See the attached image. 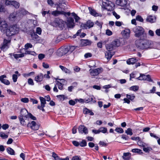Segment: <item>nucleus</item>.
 Masks as SVG:
<instances>
[{
	"instance_id": "1",
	"label": "nucleus",
	"mask_w": 160,
	"mask_h": 160,
	"mask_svg": "<svg viewBox=\"0 0 160 160\" xmlns=\"http://www.w3.org/2000/svg\"><path fill=\"white\" fill-rule=\"evenodd\" d=\"M136 45L140 49H144L153 48V42L147 39H140L136 41Z\"/></svg>"
},
{
	"instance_id": "2",
	"label": "nucleus",
	"mask_w": 160,
	"mask_h": 160,
	"mask_svg": "<svg viewBox=\"0 0 160 160\" xmlns=\"http://www.w3.org/2000/svg\"><path fill=\"white\" fill-rule=\"evenodd\" d=\"M100 1L102 2V8L108 11L112 9L113 4L111 1L108 0H102Z\"/></svg>"
},
{
	"instance_id": "3",
	"label": "nucleus",
	"mask_w": 160,
	"mask_h": 160,
	"mask_svg": "<svg viewBox=\"0 0 160 160\" xmlns=\"http://www.w3.org/2000/svg\"><path fill=\"white\" fill-rule=\"evenodd\" d=\"M18 28L15 26L8 27L5 31V33L7 36L9 37L12 36L17 33Z\"/></svg>"
},
{
	"instance_id": "4",
	"label": "nucleus",
	"mask_w": 160,
	"mask_h": 160,
	"mask_svg": "<svg viewBox=\"0 0 160 160\" xmlns=\"http://www.w3.org/2000/svg\"><path fill=\"white\" fill-rule=\"evenodd\" d=\"M66 24L65 22L59 18H56L53 23V25L54 26L58 27L62 29L65 27Z\"/></svg>"
},
{
	"instance_id": "5",
	"label": "nucleus",
	"mask_w": 160,
	"mask_h": 160,
	"mask_svg": "<svg viewBox=\"0 0 160 160\" xmlns=\"http://www.w3.org/2000/svg\"><path fill=\"white\" fill-rule=\"evenodd\" d=\"M11 38L9 37L8 39H4L3 43L0 47V48L3 51L6 50L9 47L11 43Z\"/></svg>"
},
{
	"instance_id": "6",
	"label": "nucleus",
	"mask_w": 160,
	"mask_h": 160,
	"mask_svg": "<svg viewBox=\"0 0 160 160\" xmlns=\"http://www.w3.org/2000/svg\"><path fill=\"white\" fill-rule=\"evenodd\" d=\"M132 30L135 33V36L138 38L142 35L144 32V29L142 27L138 26L133 28Z\"/></svg>"
},
{
	"instance_id": "7",
	"label": "nucleus",
	"mask_w": 160,
	"mask_h": 160,
	"mask_svg": "<svg viewBox=\"0 0 160 160\" xmlns=\"http://www.w3.org/2000/svg\"><path fill=\"white\" fill-rule=\"evenodd\" d=\"M103 71L102 68H98L94 69L91 68L89 70V73L91 76L95 77L98 75Z\"/></svg>"
},
{
	"instance_id": "8",
	"label": "nucleus",
	"mask_w": 160,
	"mask_h": 160,
	"mask_svg": "<svg viewBox=\"0 0 160 160\" xmlns=\"http://www.w3.org/2000/svg\"><path fill=\"white\" fill-rule=\"evenodd\" d=\"M8 25L5 21L2 20L0 18V30L3 33H5L8 27Z\"/></svg>"
},
{
	"instance_id": "9",
	"label": "nucleus",
	"mask_w": 160,
	"mask_h": 160,
	"mask_svg": "<svg viewBox=\"0 0 160 160\" xmlns=\"http://www.w3.org/2000/svg\"><path fill=\"white\" fill-rule=\"evenodd\" d=\"M39 99L41 102V106L38 105V109L40 110H42L43 112L45 111V110L43 108L45 106V104H46V100L45 98L43 97H40Z\"/></svg>"
},
{
	"instance_id": "10",
	"label": "nucleus",
	"mask_w": 160,
	"mask_h": 160,
	"mask_svg": "<svg viewBox=\"0 0 160 160\" xmlns=\"http://www.w3.org/2000/svg\"><path fill=\"white\" fill-rule=\"evenodd\" d=\"M69 52L68 46H65L63 48H61L58 49L57 52L59 56H63Z\"/></svg>"
},
{
	"instance_id": "11",
	"label": "nucleus",
	"mask_w": 160,
	"mask_h": 160,
	"mask_svg": "<svg viewBox=\"0 0 160 160\" xmlns=\"http://www.w3.org/2000/svg\"><path fill=\"white\" fill-rule=\"evenodd\" d=\"M137 79L140 80H146L149 82H152V80L151 79L150 76L149 75H146L144 74H141Z\"/></svg>"
},
{
	"instance_id": "12",
	"label": "nucleus",
	"mask_w": 160,
	"mask_h": 160,
	"mask_svg": "<svg viewBox=\"0 0 160 160\" xmlns=\"http://www.w3.org/2000/svg\"><path fill=\"white\" fill-rule=\"evenodd\" d=\"M27 126L28 127H30L32 129L35 130H38L39 128V125L34 121H32L31 122L28 123Z\"/></svg>"
},
{
	"instance_id": "13",
	"label": "nucleus",
	"mask_w": 160,
	"mask_h": 160,
	"mask_svg": "<svg viewBox=\"0 0 160 160\" xmlns=\"http://www.w3.org/2000/svg\"><path fill=\"white\" fill-rule=\"evenodd\" d=\"M78 131L79 133L85 134H87L88 132V128L84 125H81L78 128Z\"/></svg>"
},
{
	"instance_id": "14",
	"label": "nucleus",
	"mask_w": 160,
	"mask_h": 160,
	"mask_svg": "<svg viewBox=\"0 0 160 160\" xmlns=\"http://www.w3.org/2000/svg\"><path fill=\"white\" fill-rule=\"evenodd\" d=\"M66 24L67 27L69 28H73L74 26V19L72 18H69L67 20Z\"/></svg>"
},
{
	"instance_id": "15",
	"label": "nucleus",
	"mask_w": 160,
	"mask_h": 160,
	"mask_svg": "<svg viewBox=\"0 0 160 160\" xmlns=\"http://www.w3.org/2000/svg\"><path fill=\"white\" fill-rule=\"evenodd\" d=\"M94 23L90 21L87 22L85 24H82L81 26L83 29H87L88 28H90L93 26Z\"/></svg>"
},
{
	"instance_id": "16",
	"label": "nucleus",
	"mask_w": 160,
	"mask_h": 160,
	"mask_svg": "<svg viewBox=\"0 0 160 160\" xmlns=\"http://www.w3.org/2000/svg\"><path fill=\"white\" fill-rule=\"evenodd\" d=\"M51 14L54 16H58L60 15H64L66 14V13L63 11H59L57 10L52 12Z\"/></svg>"
},
{
	"instance_id": "17",
	"label": "nucleus",
	"mask_w": 160,
	"mask_h": 160,
	"mask_svg": "<svg viewBox=\"0 0 160 160\" xmlns=\"http://www.w3.org/2000/svg\"><path fill=\"white\" fill-rule=\"evenodd\" d=\"M6 78V76L5 75H2L0 76V81L6 85H9L10 84V82L8 80L5 79Z\"/></svg>"
},
{
	"instance_id": "18",
	"label": "nucleus",
	"mask_w": 160,
	"mask_h": 160,
	"mask_svg": "<svg viewBox=\"0 0 160 160\" xmlns=\"http://www.w3.org/2000/svg\"><path fill=\"white\" fill-rule=\"evenodd\" d=\"M111 42L115 49L121 45L120 41L118 39H115Z\"/></svg>"
},
{
	"instance_id": "19",
	"label": "nucleus",
	"mask_w": 160,
	"mask_h": 160,
	"mask_svg": "<svg viewBox=\"0 0 160 160\" xmlns=\"http://www.w3.org/2000/svg\"><path fill=\"white\" fill-rule=\"evenodd\" d=\"M130 31L128 29H126L122 31V34L125 38H128L130 37Z\"/></svg>"
},
{
	"instance_id": "20",
	"label": "nucleus",
	"mask_w": 160,
	"mask_h": 160,
	"mask_svg": "<svg viewBox=\"0 0 160 160\" xmlns=\"http://www.w3.org/2000/svg\"><path fill=\"white\" fill-rule=\"evenodd\" d=\"M116 4L120 6L123 7L127 4L126 0H116Z\"/></svg>"
},
{
	"instance_id": "21",
	"label": "nucleus",
	"mask_w": 160,
	"mask_h": 160,
	"mask_svg": "<svg viewBox=\"0 0 160 160\" xmlns=\"http://www.w3.org/2000/svg\"><path fill=\"white\" fill-rule=\"evenodd\" d=\"M29 113L26 109H22L21 111V115L20 117H24L28 118V115Z\"/></svg>"
},
{
	"instance_id": "22",
	"label": "nucleus",
	"mask_w": 160,
	"mask_h": 160,
	"mask_svg": "<svg viewBox=\"0 0 160 160\" xmlns=\"http://www.w3.org/2000/svg\"><path fill=\"white\" fill-rule=\"evenodd\" d=\"M91 44V42L88 40H82L81 41V45L82 47H84L90 45Z\"/></svg>"
},
{
	"instance_id": "23",
	"label": "nucleus",
	"mask_w": 160,
	"mask_h": 160,
	"mask_svg": "<svg viewBox=\"0 0 160 160\" xmlns=\"http://www.w3.org/2000/svg\"><path fill=\"white\" fill-rule=\"evenodd\" d=\"M43 78V74L40 73L35 77L34 80L37 82H40L42 80Z\"/></svg>"
},
{
	"instance_id": "24",
	"label": "nucleus",
	"mask_w": 160,
	"mask_h": 160,
	"mask_svg": "<svg viewBox=\"0 0 160 160\" xmlns=\"http://www.w3.org/2000/svg\"><path fill=\"white\" fill-rule=\"evenodd\" d=\"M156 20V17L155 16H149L146 19V20L151 23H153L155 22Z\"/></svg>"
},
{
	"instance_id": "25",
	"label": "nucleus",
	"mask_w": 160,
	"mask_h": 160,
	"mask_svg": "<svg viewBox=\"0 0 160 160\" xmlns=\"http://www.w3.org/2000/svg\"><path fill=\"white\" fill-rule=\"evenodd\" d=\"M106 48L107 50L108 51H111L115 49L111 42L107 44L106 45Z\"/></svg>"
},
{
	"instance_id": "26",
	"label": "nucleus",
	"mask_w": 160,
	"mask_h": 160,
	"mask_svg": "<svg viewBox=\"0 0 160 160\" xmlns=\"http://www.w3.org/2000/svg\"><path fill=\"white\" fill-rule=\"evenodd\" d=\"M137 61V60L135 58H131L127 60V63L128 64H133Z\"/></svg>"
},
{
	"instance_id": "27",
	"label": "nucleus",
	"mask_w": 160,
	"mask_h": 160,
	"mask_svg": "<svg viewBox=\"0 0 160 160\" xmlns=\"http://www.w3.org/2000/svg\"><path fill=\"white\" fill-rule=\"evenodd\" d=\"M59 67L62 69V70L65 73L70 74L71 73L70 70L66 68V67L62 65H60Z\"/></svg>"
},
{
	"instance_id": "28",
	"label": "nucleus",
	"mask_w": 160,
	"mask_h": 160,
	"mask_svg": "<svg viewBox=\"0 0 160 160\" xmlns=\"http://www.w3.org/2000/svg\"><path fill=\"white\" fill-rule=\"evenodd\" d=\"M130 157V153L129 152L124 153L122 158L124 160H128Z\"/></svg>"
},
{
	"instance_id": "29",
	"label": "nucleus",
	"mask_w": 160,
	"mask_h": 160,
	"mask_svg": "<svg viewBox=\"0 0 160 160\" xmlns=\"http://www.w3.org/2000/svg\"><path fill=\"white\" fill-rule=\"evenodd\" d=\"M105 57L107 59H110L112 57L110 51H106L105 52Z\"/></svg>"
},
{
	"instance_id": "30",
	"label": "nucleus",
	"mask_w": 160,
	"mask_h": 160,
	"mask_svg": "<svg viewBox=\"0 0 160 160\" xmlns=\"http://www.w3.org/2000/svg\"><path fill=\"white\" fill-rule=\"evenodd\" d=\"M89 10L90 11V14L94 16H97L98 15V13H97L95 11L94 9H92L91 8L89 7L88 8Z\"/></svg>"
},
{
	"instance_id": "31",
	"label": "nucleus",
	"mask_w": 160,
	"mask_h": 160,
	"mask_svg": "<svg viewBox=\"0 0 160 160\" xmlns=\"http://www.w3.org/2000/svg\"><path fill=\"white\" fill-rule=\"evenodd\" d=\"M7 151L8 153L11 155L15 154V152L14 150L11 148H8L7 149Z\"/></svg>"
},
{
	"instance_id": "32",
	"label": "nucleus",
	"mask_w": 160,
	"mask_h": 160,
	"mask_svg": "<svg viewBox=\"0 0 160 160\" xmlns=\"http://www.w3.org/2000/svg\"><path fill=\"white\" fill-rule=\"evenodd\" d=\"M19 121L21 124L23 126H25L26 125V123L25 120L22 117H19Z\"/></svg>"
},
{
	"instance_id": "33",
	"label": "nucleus",
	"mask_w": 160,
	"mask_h": 160,
	"mask_svg": "<svg viewBox=\"0 0 160 160\" xmlns=\"http://www.w3.org/2000/svg\"><path fill=\"white\" fill-rule=\"evenodd\" d=\"M100 133L101 132L103 133H105L107 132V129L106 128L103 127H101L99 128Z\"/></svg>"
},
{
	"instance_id": "34",
	"label": "nucleus",
	"mask_w": 160,
	"mask_h": 160,
	"mask_svg": "<svg viewBox=\"0 0 160 160\" xmlns=\"http://www.w3.org/2000/svg\"><path fill=\"white\" fill-rule=\"evenodd\" d=\"M13 55L14 58L17 59L19 58L23 57L24 56V53L19 54H13Z\"/></svg>"
},
{
	"instance_id": "35",
	"label": "nucleus",
	"mask_w": 160,
	"mask_h": 160,
	"mask_svg": "<svg viewBox=\"0 0 160 160\" xmlns=\"http://www.w3.org/2000/svg\"><path fill=\"white\" fill-rule=\"evenodd\" d=\"M132 151L133 152L137 153L139 154L142 153L141 150L138 148L133 149H132Z\"/></svg>"
},
{
	"instance_id": "36",
	"label": "nucleus",
	"mask_w": 160,
	"mask_h": 160,
	"mask_svg": "<svg viewBox=\"0 0 160 160\" xmlns=\"http://www.w3.org/2000/svg\"><path fill=\"white\" fill-rule=\"evenodd\" d=\"M125 133L131 136L133 134L132 129L130 128H128L125 131Z\"/></svg>"
},
{
	"instance_id": "37",
	"label": "nucleus",
	"mask_w": 160,
	"mask_h": 160,
	"mask_svg": "<svg viewBox=\"0 0 160 160\" xmlns=\"http://www.w3.org/2000/svg\"><path fill=\"white\" fill-rule=\"evenodd\" d=\"M12 5H13L16 8H18L20 6L19 3L17 2L13 1Z\"/></svg>"
},
{
	"instance_id": "38",
	"label": "nucleus",
	"mask_w": 160,
	"mask_h": 160,
	"mask_svg": "<svg viewBox=\"0 0 160 160\" xmlns=\"http://www.w3.org/2000/svg\"><path fill=\"white\" fill-rule=\"evenodd\" d=\"M69 52H72L75 49L76 47L75 46H67Z\"/></svg>"
},
{
	"instance_id": "39",
	"label": "nucleus",
	"mask_w": 160,
	"mask_h": 160,
	"mask_svg": "<svg viewBox=\"0 0 160 160\" xmlns=\"http://www.w3.org/2000/svg\"><path fill=\"white\" fill-rule=\"evenodd\" d=\"M56 85H58V88L60 90H62L63 89V85L61 82L58 81H56Z\"/></svg>"
},
{
	"instance_id": "40",
	"label": "nucleus",
	"mask_w": 160,
	"mask_h": 160,
	"mask_svg": "<svg viewBox=\"0 0 160 160\" xmlns=\"http://www.w3.org/2000/svg\"><path fill=\"white\" fill-rule=\"evenodd\" d=\"M127 98H128L129 100L132 101L135 98V96L133 95L132 94L131 95L127 94Z\"/></svg>"
},
{
	"instance_id": "41",
	"label": "nucleus",
	"mask_w": 160,
	"mask_h": 160,
	"mask_svg": "<svg viewBox=\"0 0 160 160\" xmlns=\"http://www.w3.org/2000/svg\"><path fill=\"white\" fill-rule=\"evenodd\" d=\"M28 118H30L31 119L34 120H37L36 118L30 113H29L28 114Z\"/></svg>"
},
{
	"instance_id": "42",
	"label": "nucleus",
	"mask_w": 160,
	"mask_h": 160,
	"mask_svg": "<svg viewBox=\"0 0 160 160\" xmlns=\"http://www.w3.org/2000/svg\"><path fill=\"white\" fill-rule=\"evenodd\" d=\"M52 156L54 158V160H61V159L59 158L57 154L54 152H53Z\"/></svg>"
},
{
	"instance_id": "43",
	"label": "nucleus",
	"mask_w": 160,
	"mask_h": 160,
	"mask_svg": "<svg viewBox=\"0 0 160 160\" xmlns=\"http://www.w3.org/2000/svg\"><path fill=\"white\" fill-rule=\"evenodd\" d=\"M139 87L138 86H133L130 88V90L134 91H137Z\"/></svg>"
},
{
	"instance_id": "44",
	"label": "nucleus",
	"mask_w": 160,
	"mask_h": 160,
	"mask_svg": "<svg viewBox=\"0 0 160 160\" xmlns=\"http://www.w3.org/2000/svg\"><path fill=\"white\" fill-rule=\"evenodd\" d=\"M28 12L27 11H26V10H25L24 9H21L19 10V12L20 13L22 14V15H25L26 14H27V13Z\"/></svg>"
},
{
	"instance_id": "45",
	"label": "nucleus",
	"mask_w": 160,
	"mask_h": 160,
	"mask_svg": "<svg viewBox=\"0 0 160 160\" xmlns=\"http://www.w3.org/2000/svg\"><path fill=\"white\" fill-rule=\"evenodd\" d=\"M16 16V14L15 13H13L10 15L9 18L11 20H13L15 19Z\"/></svg>"
},
{
	"instance_id": "46",
	"label": "nucleus",
	"mask_w": 160,
	"mask_h": 160,
	"mask_svg": "<svg viewBox=\"0 0 160 160\" xmlns=\"http://www.w3.org/2000/svg\"><path fill=\"white\" fill-rule=\"evenodd\" d=\"M79 145L82 147H85L87 145V142L84 140H83L80 143H79Z\"/></svg>"
},
{
	"instance_id": "47",
	"label": "nucleus",
	"mask_w": 160,
	"mask_h": 160,
	"mask_svg": "<svg viewBox=\"0 0 160 160\" xmlns=\"http://www.w3.org/2000/svg\"><path fill=\"white\" fill-rule=\"evenodd\" d=\"M0 137L3 138H8V135L4 133L3 132H0Z\"/></svg>"
},
{
	"instance_id": "48",
	"label": "nucleus",
	"mask_w": 160,
	"mask_h": 160,
	"mask_svg": "<svg viewBox=\"0 0 160 160\" xmlns=\"http://www.w3.org/2000/svg\"><path fill=\"white\" fill-rule=\"evenodd\" d=\"M115 131L117 132L120 133H122L123 132V130L121 128H116Z\"/></svg>"
},
{
	"instance_id": "49",
	"label": "nucleus",
	"mask_w": 160,
	"mask_h": 160,
	"mask_svg": "<svg viewBox=\"0 0 160 160\" xmlns=\"http://www.w3.org/2000/svg\"><path fill=\"white\" fill-rule=\"evenodd\" d=\"M152 150V149L150 148H145L143 147V150L146 152H149Z\"/></svg>"
},
{
	"instance_id": "50",
	"label": "nucleus",
	"mask_w": 160,
	"mask_h": 160,
	"mask_svg": "<svg viewBox=\"0 0 160 160\" xmlns=\"http://www.w3.org/2000/svg\"><path fill=\"white\" fill-rule=\"evenodd\" d=\"M57 98L61 101L63 100L65 98V96L64 95H59L57 96Z\"/></svg>"
},
{
	"instance_id": "51",
	"label": "nucleus",
	"mask_w": 160,
	"mask_h": 160,
	"mask_svg": "<svg viewBox=\"0 0 160 160\" xmlns=\"http://www.w3.org/2000/svg\"><path fill=\"white\" fill-rule=\"evenodd\" d=\"M106 34L108 36H110L112 34V32L109 29H107L106 30Z\"/></svg>"
},
{
	"instance_id": "52",
	"label": "nucleus",
	"mask_w": 160,
	"mask_h": 160,
	"mask_svg": "<svg viewBox=\"0 0 160 160\" xmlns=\"http://www.w3.org/2000/svg\"><path fill=\"white\" fill-rule=\"evenodd\" d=\"M32 45L30 43H27L25 46V49L26 50L28 49L29 48H32Z\"/></svg>"
},
{
	"instance_id": "53",
	"label": "nucleus",
	"mask_w": 160,
	"mask_h": 160,
	"mask_svg": "<svg viewBox=\"0 0 160 160\" xmlns=\"http://www.w3.org/2000/svg\"><path fill=\"white\" fill-rule=\"evenodd\" d=\"M50 74V72L49 71H48L47 72V74H44L43 75V77L47 79H49L50 78L49 74Z\"/></svg>"
},
{
	"instance_id": "54",
	"label": "nucleus",
	"mask_w": 160,
	"mask_h": 160,
	"mask_svg": "<svg viewBox=\"0 0 160 160\" xmlns=\"http://www.w3.org/2000/svg\"><path fill=\"white\" fill-rule=\"evenodd\" d=\"M136 20L141 22H142L143 21V18L140 16H138L136 17Z\"/></svg>"
},
{
	"instance_id": "55",
	"label": "nucleus",
	"mask_w": 160,
	"mask_h": 160,
	"mask_svg": "<svg viewBox=\"0 0 160 160\" xmlns=\"http://www.w3.org/2000/svg\"><path fill=\"white\" fill-rule=\"evenodd\" d=\"M21 101L24 103H28L29 101V99L28 98H22L21 99Z\"/></svg>"
},
{
	"instance_id": "56",
	"label": "nucleus",
	"mask_w": 160,
	"mask_h": 160,
	"mask_svg": "<svg viewBox=\"0 0 160 160\" xmlns=\"http://www.w3.org/2000/svg\"><path fill=\"white\" fill-rule=\"evenodd\" d=\"M28 83L29 85H33L34 84L33 80L30 78L28 79Z\"/></svg>"
},
{
	"instance_id": "57",
	"label": "nucleus",
	"mask_w": 160,
	"mask_h": 160,
	"mask_svg": "<svg viewBox=\"0 0 160 160\" xmlns=\"http://www.w3.org/2000/svg\"><path fill=\"white\" fill-rule=\"evenodd\" d=\"M18 78V76L16 74H13L12 75V79L13 81L14 82H16L17 81V79Z\"/></svg>"
},
{
	"instance_id": "58",
	"label": "nucleus",
	"mask_w": 160,
	"mask_h": 160,
	"mask_svg": "<svg viewBox=\"0 0 160 160\" xmlns=\"http://www.w3.org/2000/svg\"><path fill=\"white\" fill-rule=\"evenodd\" d=\"M41 29L39 27L37 28L36 29V33L39 35H40L41 33Z\"/></svg>"
},
{
	"instance_id": "59",
	"label": "nucleus",
	"mask_w": 160,
	"mask_h": 160,
	"mask_svg": "<svg viewBox=\"0 0 160 160\" xmlns=\"http://www.w3.org/2000/svg\"><path fill=\"white\" fill-rule=\"evenodd\" d=\"M6 11V9L4 6H0V12H5Z\"/></svg>"
},
{
	"instance_id": "60",
	"label": "nucleus",
	"mask_w": 160,
	"mask_h": 160,
	"mask_svg": "<svg viewBox=\"0 0 160 160\" xmlns=\"http://www.w3.org/2000/svg\"><path fill=\"white\" fill-rule=\"evenodd\" d=\"M73 70L76 72H78L80 70V68L76 66L73 68Z\"/></svg>"
},
{
	"instance_id": "61",
	"label": "nucleus",
	"mask_w": 160,
	"mask_h": 160,
	"mask_svg": "<svg viewBox=\"0 0 160 160\" xmlns=\"http://www.w3.org/2000/svg\"><path fill=\"white\" fill-rule=\"evenodd\" d=\"M72 160H80L81 158L80 157H79L78 156H75L72 157Z\"/></svg>"
},
{
	"instance_id": "62",
	"label": "nucleus",
	"mask_w": 160,
	"mask_h": 160,
	"mask_svg": "<svg viewBox=\"0 0 160 160\" xmlns=\"http://www.w3.org/2000/svg\"><path fill=\"white\" fill-rule=\"evenodd\" d=\"M113 15L117 19H118L120 17V16L119 15H118L115 12H113Z\"/></svg>"
},
{
	"instance_id": "63",
	"label": "nucleus",
	"mask_w": 160,
	"mask_h": 160,
	"mask_svg": "<svg viewBox=\"0 0 160 160\" xmlns=\"http://www.w3.org/2000/svg\"><path fill=\"white\" fill-rule=\"evenodd\" d=\"M122 24V22L119 21H116L115 22L116 26L118 27L121 26Z\"/></svg>"
},
{
	"instance_id": "64",
	"label": "nucleus",
	"mask_w": 160,
	"mask_h": 160,
	"mask_svg": "<svg viewBox=\"0 0 160 160\" xmlns=\"http://www.w3.org/2000/svg\"><path fill=\"white\" fill-rule=\"evenodd\" d=\"M47 2L48 4L52 6L54 4V2L52 0H48Z\"/></svg>"
}]
</instances>
